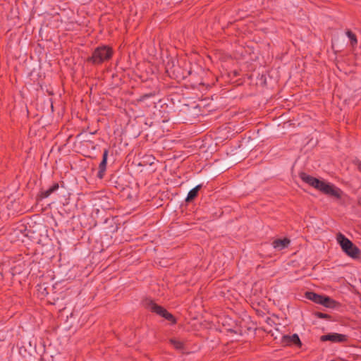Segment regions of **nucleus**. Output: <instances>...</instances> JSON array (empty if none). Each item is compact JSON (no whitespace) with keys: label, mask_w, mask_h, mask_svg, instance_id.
<instances>
[{"label":"nucleus","mask_w":361,"mask_h":361,"mask_svg":"<svg viewBox=\"0 0 361 361\" xmlns=\"http://www.w3.org/2000/svg\"><path fill=\"white\" fill-rule=\"evenodd\" d=\"M299 177L303 182L320 191L322 193L326 195L334 197L336 199L341 198L343 191L340 188L336 187L334 184L324 180L314 178L305 172L300 173Z\"/></svg>","instance_id":"nucleus-1"},{"label":"nucleus","mask_w":361,"mask_h":361,"mask_svg":"<svg viewBox=\"0 0 361 361\" xmlns=\"http://www.w3.org/2000/svg\"><path fill=\"white\" fill-rule=\"evenodd\" d=\"M336 240L341 246L342 251L347 256L354 259H357L360 257V249L341 232L337 233Z\"/></svg>","instance_id":"nucleus-2"},{"label":"nucleus","mask_w":361,"mask_h":361,"mask_svg":"<svg viewBox=\"0 0 361 361\" xmlns=\"http://www.w3.org/2000/svg\"><path fill=\"white\" fill-rule=\"evenodd\" d=\"M114 54L113 49L108 45L99 46L94 49L92 56L88 57L87 61L94 65L102 64L111 59Z\"/></svg>","instance_id":"nucleus-3"},{"label":"nucleus","mask_w":361,"mask_h":361,"mask_svg":"<svg viewBox=\"0 0 361 361\" xmlns=\"http://www.w3.org/2000/svg\"><path fill=\"white\" fill-rule=\"evenodd\" d=\"M145 307L151 311L156 313L160 317L170 322L172 324H176L177 321L175 317L167 311L164 307L157 305L154 300L146 299L144 302Z\"/></svg>","instance_id":"nucleus-4"},{"label":"nucleus","mask_w":361,"mask_h":361,"mask_svg":"<svg viewBox=\"0 0 361 361\" xmlns=\"http://www.w3.org/2000/svg\"><path fill=\"white\" fill-rule=\"evenodd\" d=\"M166 69L169 75L178 81L185 80L191 74V71L183 70L178 65H175L173 61L167 63Z\"/></svg>","instance_id":"nucleus-5"},{"label":"nucleus","mask_w":361,"mask_h":361,"mask_svg":"<svg viewBox=\"0 0 361 361\" xmlns=\"http://www.w3.org/2000/svg\"><path fill=\"white\" fill-rule=\"evenodd\" d=\"M348 336L345 334L329 333L322 335L320 337V341L322 342L331 341L332 343H346L348 341Z\"/></svg>","instance_id":"nucleus-6"},{"label":"nucleus","mask_w":361,"mask_h":361,"mask_svg":"<svg viewBox=\"0 0 361 361\" xmlns=\"http://www.w3.org/2000/svg\"><path fill=\"white\" fill-rule=\"evenodd\" d=\"M60 188H64V183L62 181L61 185L59 183H54L51 186L46 190H41L37 195V201H40L42 199L48 197L52 193L57 191Z\"/></svg>","instance_id":"nucleus-7"},{"label":"nucleus","mask_w":361,"mask_h":361,"mask_svg":"<svg viewBox=\"0 0 361 361\" xmlns=\"http://www.w3.org/2000/svg\"><path fill=\"white\" fill-rule=\"evenodd\" d=\"M109 149H104L102 154V159L99 165V171L97 173V178L99 179H102L105 175V171L106 170L107 165V159L109 156Z\"/></svg>","instance_id":"nucleus-8"},{"label":"nucleus","mask_w":361,"mask_h":361,"mask_svg":"<svg viewBox=\"0 0 361 361\" xmlns=\"http://www.w3.org/2000/svg\"><path fill=\"white\" fill-rule=\"evenodd\" d=\"M319 305L331 309H336L341 306L340 302L326 295H322V298L319 300Z\"/></svg>","instance_id":"nucleus-9"},{"label":"nucleus","mask_w":361,"mask_h":361,"mask_svg":"<svg viewBox=\"0 0 361 361\" xmlns=\"http://www.w3.org/2000/svg\"><path fill=\"white\" fill-rule=\"evenodd\" d=\"M282 343L287 345H293L299 348L302 346V342L297 334H294L292 336H283L282 337Z\"/></svg>","instance_id":"nucleus-10"},{"label":"nucleus","mask_w":361,"mask_h":361,"mask_svg":"<svg viewBox=\"0 0 361 361\" xmlns=\"http://www.w3.org/2000/svg\"><path fill=\"white\" fill-rule=\"evenodd\" d=\"M104 228L108 233H116L119 227V224L116 222V217L107 218L104 221Z\"/></svg>","instance_id":"nucleus-11"},{"label":"nucleus","mask_w":361,"mask_h":361,"mask_svg":"<svg viewBox=\"0 0 361 361\" xmlns=\"http://www.w3.org/2000/svg\"><path fill=\"white\" fill-rule=\"evenodd\" d=\"M290 243V239L288 238H278L272 242V246L274 249L280 251L288 247Z\"/></svg>","instance_id":"nucleus-12"},{"label":"nucleus","mask_w":361,"mask_h":361,"mask_svg":"<svg viewBox=\"0 0 361 361\" xmlns=\"http://www.w3.org/2000/svg\"><path fill=\"white\" fill-rule=\"evenodd\" d=\"M202 188V185L199 184L192 189H191L188 193V195L185 198V202L188 203L193 201L197 197L199 191L201 190Z\"/></svg>","instance_id":"nucleus-13"},{"label":"nucleus","mask_w":361,"mask_h":361,"mask_svg":"<svg viewBox=\"0 0 361 361\" xmlns=\"http://www.w3.org/2000/svg\"><path fill=\"white\" fill-rule=\"evenodd\" d=\"M122 180L119 177H116L115 175H112L109 180V182L118 190H122L124 189V184L121 183Z\"/></svg>","instance_id":"nucleus-14"},{"label":"nucleus","mask_w":361,"mask_h":361,"mask_svg":"<svg viewBox=\"0 0 361 361\" xmlns=\"http://www.w3.org/2000/svg\"><path fill=\"white\" fill-rule=\"evenodd\" d=\"M305 295L307 299L319 305V300H321L322 295L316 293L313 291H307Z\"/></svg>","instance_id":"nucleus-15"},{"label":"nucleus","mask_w":361,"mask_h":361,"mask_svg":"<svg viewBox=\"0 0 361 361\" xmlns=\"http://www.w3.org/2000/svg\"><path fill=\"white\" fill-rule=\"evenodd\" d=\"M345 34L350 41V44L353 47L355 46L357 44V39L355 34L353 33L350 30H347Z\"/></svg>","instance_id":"nucleus-16"},{"label":"nucleus","mask_w":361,"mask_h":361,"mask_svg":"<svg viewBox=\"0 0 361 361\" xmlns=\"http://www.w3.org/2000/svg\"><path fill=\"white\" fill-rule=\"evenodd\" d=\"M156 95V92L153 91L149 93H145L140 96L139 98L137 99V102H142L149 98L154 97Z\"/></svg>","instance_id":"nucleus-17"},{"label":"nucleus","mask_w":361,"mask_h":361,"mask_svg":"<svg viewBox=\"0 0 361 361\" xmlns=\"http://www.w3.org/2000/svg\"><path fill=\"white\" fill-rule=\"evenodd\" d=\"M170 343L174 346V348L177 350L183 349L184 345L181 341H177L176 339L171 338L170 339Z\"/></svg>","instance_id":"nucleus-18"},{"label":"nucleus","mask_w":361,"mask_h":361,"mask_svg":"<svg viewBox=\"0 0 361 361\" xmlns=\"http://www.w3.org/2000/svg\"><path fill=\"white\" fill-rule=\"evenodd\" d=\"M314 315L319 319L331 320V316L321 312H314Z\"/></svg>","instance_id":"nucleus-19"},{"label":"nucleus","mask_w":361,"mask_h":361,"mask_svg":"<svg viewBox=\"0 0 361 361\" xmlns=\"http://www.w3.org/2000/svg\"><path fill=\"white\" fill-rule=\"evenodd\" d=\"M266 323L269 326H272L274 324V322L271 318L267 317L266 319Z\"/></svg>","instance_id":"nucleus-20"},{"label":"nucleus","mask_w":361,"mask_h":361,"mask_svg":"<svg viewBox=\"0 0 361 361\" xmlns=\"http://www.w3.org/2000/svg\"><path fill=\"white\" fill-rule=\"evenodd\" d=\"M244 158L243 157H239V158H237V157H232V160L234 162H240L241 160H243Z\"/></svg>","instance_id":"nucleus-21"},{"label":"nucleus","mask_w":361,"mask_h":361,"mask_svg":"<svg viewBox=\"0 0 361 361\" xmlns=\"http://www.w3.org/2000/svg\"><path fill=\"white\" fill-rule=\"evenodd\" d=\"M240 152H241L240 147H239V148L238 149H236V152L233 155H235V154L240 153Z\"/></svg>","instance_id":"nucleus-22"},{"label":"nucleus","mask_w":361,"mask_h":361,"mask_svg":"<svg viewBox=\"0 0 361 361\" xmlns=\"http://www.w3.org/2000/svg\"><path fill=\"white\" fill-rule=\"evenodd\" d=\"M357 203L361 207V197L358 199Z\"/></svg>","instance_id":"nucleus-23"},{"label":"nucleus","mask_w":361,"mask_h":361,"mask_svg":"<svg viewBox=\"0 0 361 361\" xmlns=\"http://www.w3.org/2000/svg\"><path fill=\"white\" fill-rule=\"evenodd\" d=\"M358 168H359V170L361 171V164L359 165Z\"/></svg>","instance_id":"nucleus-24"}]
</instances>
